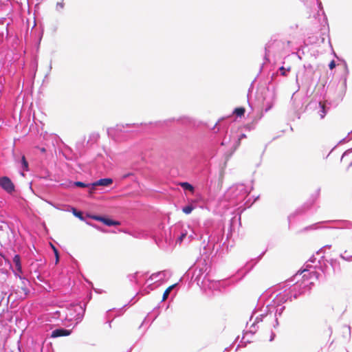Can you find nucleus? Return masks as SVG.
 <instances>
[{
    "mask_svg": "<svg viewBox=\"0 0 352 352\" xmlns=\"http://www.w3.org/2000/svg\"><path fill=\"white\" fill-rule=\"evenodd\" d=\"M54 251H55V254H56V258H58V254H57V251H56V250H55Z\"/></svg>",
    "mask_w": 352,
    "mask_h": 352,
    "instance_id": "nucleus-23",
    "label": "nucleus"
},
{
    "mask_svg": "<svg viewBox=\"0 0 352 352\" xmlns=\"http://www.w3.org/2000/svg\"><path fill=\"white\" fill-rule=\"evenodd\" d=\"M69 334H70V332H69V331H68V330H67V336H68Z\"/></svg>",
    "mask_w": 352,
    "mask_h": 352,
    "instance_id": "nucleus-24",
    "label": "nucleus"
},
{
    "mask_svg": "<svg viewBox=\"0 0 352 352\" xmlns=\"http://www.w3.org/2000/svg\"><path fill=\"white\" fill-rule=\"evenodd\" d=\"M113 183V179L111 178H104L98 180L97 182L91 184V188L89 190V193H92L95 190V187L97 186H108Z\"/></svg>",
    "mask_w": 352,
    "mask_h": 352,
    "instance_id": "nucleus-5",
    "label": "nucleus"
},
{
    "mask_svg": "<svg viewBox=\"0 0 352 352\" xmlns=\"http://www.w3.org/2000/svg\"><path fill=\"white\" fill-rule=\"evenodd\" d=\"M346 329L348 330V331H350V328L349 327H346Z\"/></svg>",
    "mask_w": 352,
    "mask_h": 352,
    "instance_id": "nucleus-25",
    "label": "nucleus"
},
{
    "mask_svg": "<svg viewBox=\"0 0 352 352\" xmlns=\"http://www.w3.org/2000/svg\"><path fill=\"white\" fill-rule=\"evenodd\" d=\"M194 210V207L192 205H188L183 208L182 211L186 214H190Z\"/></svg>",
    "mask_w": 352,
    "mask_h": 352,
    "instance_id": "nucleus-15",
    "label": "nucleus"
},
{
    "mask_svg": "<svg viewBox=\"0 0 352 352\" xmlns=\"http://www.w3.org/2000/svg\"><path fill=\"white\" fill-rule=\"evenodd\" d=\"M13 263L15 265L16 270H13V272L15 275V276L18 277L20 280L22 281V284L25 286L26 283H28V280L21 276L20 274L23 273L22 270V265H21V257L19 254L14 255L13 258Z\"/></svg>",
    "mask_w": 352,
    "mask_h": 352,
    "instance_id": "nucleus-1",
    "label": "nucleus"
},
{
    "mask_svg": "<svg viewBox=\"0 0 352 352\" xmlns=\"http://www.w3.org/2000/svg\"><path fill=\"white\" fill-rule=\"evenodd\" d=\"M279 70H280V74H281V75H282V76H287V74H286V69H285L284 67H283V66H282V67H280L279 68Z\"/></svg>",
    "mask_w": 352,
    "mask_h": 352,
    "instance_id": "nucleus-17",
    "label": "nucleus"
},
{
    "mask_svg": "<svg viewBox=\"0 0 352 352\" xmlns=\"http://www.w3.org/2000/svg\"><path fill=\"white\" fill-rule=\"evenodd\" d=\"M350 129H351L349 128L347 129L344 130L343 126L341 124H337L333 130V133L335 135H338L342 131H344V134H346L349 133Z\"/></svg>",
    "mask_w": 352,
    "mask_h": 352,
    "instance_id": "nucleus-8",
    "label": "nucleus"
},
{
    "mask_svg": "<svg viewBox=\"0 0 352 352\" xmlns=\"http://www.w3.org/2000/svg\"><path fill=\"white\" fill-rule=\"evenodd\" d=\"M175 285H176V284H173V285L169 286L168 288H166V289L164 291V292L163 294V296H162L163 301L167 299L168 295L170 294V292L175 287Z\"/></svg>",
    "mask_w": 352,
    "mask_h": 352,
    "instance_id": "nucleus-10",
    "label": "nucleus"
},
{
    "mask_svg": "<svg viewBox=\"0 0 352 352\" xmlns=\"http://www.w3.org/2000/svg\"><path fill=\"white\" fill-rule=\"evenodd\" d=\"M331 333H332V330H331V328H329V330H328V336H329V337L331 336Z\"/></svg>",
    "mask_w": 352,
    "mask_h": 352,
    "instance_id": "nucleus-20",
    "label": "nucleus"
},
{
    "mask_svg": "<svg viewBox=\"0 0 352 352\" xmlns=\"http://www.w3.org/2000/svg\"><path fill=\"white\" fill-rule=\"evenodd\" d=\"M245 112V109L244 107H237L234 110L233 113L239 117H242L244 116Z\"/></svg>",
    "mask_w": 352,
    "mask_h": 352,
    "instance_id": "nucleus-11",
    "label": "nucleus"
},
{
    "mask_svg": "<svg viewBox=\"0 0 352 352\" xmlns=\"http://www.w3.org/2000/svg\"><path fill=\"white\" fill-rule=\"evenodd\" d=\"M246 135L243 133L240 135V137L239 138V140H238V142H237V144L239 145L241 144V141L242 139L243 138H246Z\"/></svg>",
    "mask_w": 352,
    "mask_h": 352,
    "instance_id": "nucleus-19",
    "label": "nucleus"
},
{
    "mask_svg": "<svg viewBox=\"0 0 352 352\" xmlns=\"http://www.w3.org/2000/svg\"><path fill=\"white\" fill-rule=\"evenodd\" d=\"M0 187L8 194H12L15 190L14 184L7 176L0 177Z\"/></svg>",
    "mask_w": 352,
    "mask_h": 352,
    "instance_id": "nucleus-2",
    "label": "nucleus"
},
{
    "mask_svg": "<svg viewBox=\"0 0 352 352\" xmlns=\"http://www.w3.org/2000/svg\"><path fill=\"white\" fill-rule=\"evenodd\" d=\"M87 217H89V218H91L92 219H94V220H96L98 221H101L104 224H105L108 226L120 225V223L118 221H113V220H111L110 219L105 218L103 217L97 216V215H89V214H87Z\"/></svg>",
    "mask_w": 352,
    "mask_h": 352,
    "instance_id": "nucleus-4",
    "label": "nucleus"
},
{
    "mask_svg": "<svg viewBox=\"0 0 352 352\" xmlns=\"http://www.w3.org/2000/svg\"><path fill=\"white\" fill-rule=\"evenodd\" d=\"M186 236V234H182L179 237V240L182 241L183 239Z\"/></svg>",
    "mask_w": 352,
    "mask_h": 352,
    "instance_id": "nucleus-21",
    "label": "nucleus"
},
{
    "mask_svg": "<svg viewBox=\"0 0 352 352\" xmlns=\"http://www.w3.org/2000/svg\"><path fill=\"white\" fill-rule=\"evenodd\" d=\"M72 211L74 216L79 218L81 221L84 220V217L82 216V213L80 211H78L76 208H72Z\"/></svg>",
    "mask_w": 352,
    "mask_h": 352,
    "instance_id": "nucleus-14",
    "label": "nucleus"
},
{
    "mask_svg": "<svg viewBox=\"0 0 352 352\" xmlns=\"http://www.w3.org/2000/svg\"><path fill=\"white\" fill-rule=\"evenodd\" d=\"M320 111H318L319 116L321 119L324 118L327 114L325 109V103L322 102H319Z\"/></svg>",
    "mask_w": 352,
    "mask_h": 352,
    "instance_id": "nucleus-7",
    "label": "nucleus"
},
{
    "mask_svg": "<svg viewBox=\"0 0 352 352\" xmlns=\"http://www.w3.org/2000/svg\"><path fill=\"white\" fill-rule=\"evenodd\" d=\"M23 290L25 291V292L26 293V292H27V290H28V289H24V288H23Z\"/></svg>",
    "mask_w": 352,
    "mask_h": 352,
    "instance_id": "nucleus-26",
    "label": "nucleus"
},
{
    "mask_svg": "<svg viewBox=\"0 0 352 352\" xmlns=\"http://www.w3.org/2000/svg\"><path fill=\"white\" fill-rule=\"evenodd\" d=\"M41 151L42 153H45V148H41Z\"/></svg>",
    "mask_w": 352,
    "mask_h": 352,
    "instance_id": "nucleus-22",
    "label": "nucleus"
},
{
    "mask_svg": "<svg viewBox=\"0 0 352 352\" xmlns=\"http://www.w3.org/2000/svg\"><path fill=\"white\" fill-rule=\"evenodd\" d=\"M71 186H76V187H80V188H85L89 186V184H86L82 182H70L69 184H67V187Z\"/></svg>",
    "mask_w": 352,
    "mask_h": 352,
    "instance_id": "nucleus-9",
    "label": "nucleus"
},
{
    "mask_svg": "<svg viewBox=\"0 0 352 352\" xmlns=\"http://www.w3.org/2000/svg\"><path fill=\"white\" fill-rule=\"evenodd\" d=\"M329 67L330 69H333L336 67V62L335 60H331L329 65Z\"/></svg>",
    "mask_w": 352,
    "mask_h": 352,
    "instance_id": "nucleus-18",
    "label": "nucleus"
},
{
    "mask_svg": "<svg viewBox=\"0 0 352 352\" xmlns=\"http://www.w3.org/2000/svg\"><path fill=\"white\" fill-rule=\"evenodd\" d=\"M66 336V329H56L52 331L51 337L52 338H58L60 336Z\"/></svg>",
    "mask_w": 352,
    "mask_h": 352,
    "instance_id": "nucleus-6",
    "label": "nucleus"
},
{
    "mask_svg": "<svg viewBox=\"0 0 352 352\" xmlns=\"http://www.w3.org/2000/svg\"><path fill=\"white\" fill-rule=\"evenodd\" d=\"M305 271H306L305 270H303V271L300 272V274L303 273Z\"/></svg>",
    "mask_w": 352,
    "mask_h": 352,
    "instance_id": "nucleus-27",
    "label": "nucleus"
},
{
    "mask_svg": "<svg viewBox=\"0 0 352 352\" xmlns=\"http://www.w3.org/2000/svg\"><path fill=\"white\" fill-rule=\"evenodd\" d=\"M72 307H73V311H72L70 309L67 308V309L69 310V316H70V320H79L82 314H83V309L82 306L79 304H74L70 305Z\"/></svg>",
    "mask_w": 352,
    "mask_h": 352,
    "instance_id": "nucleus-3",
    "label": "nucleus"
},
{
    "mask_svg": "<svg viewBox=\"0 0 352 352\" xmlns=\"http://www.w3.org/2000/svg\"><path fill=\"white\" fill-rule=\"evenodd\" d=\"M180 186L185 190H188L192 192H194V187L188 182H182L180 183Z\"/></svg>",
    "mask_w": 352,
    "mask_h": 352,
    "instance_id": "nucleus-12",
    "label": "nucleus"
},
{
    "mask_svg": "<svg viewBox=\"0 0 352 352\" xmlns=\"http://www.w3.org/2000/svg\"><path fill=\"white\" fill-rule=\"evenodd\" d=\"M21 167L23 170L28 171V163L25 157V156H22L21 160Z\"/></svg>",
    "mask_w": 352,
    "mask_h": 352,
    "instance_id": "nucleus-13",
    "label": "nucleus"
},
{
    "mask_svg": "<svg viewBox=\"0 0 352 352\" xmlns=\"http://www.w3.org/2000/svg\"><path fill=\"white\" fill-rule=\"evenodd\" d=\"M65 3L64 0H62L61 2H58L56 6V10L58 12L62 11L64 8Z\"/></svg>",
    "mask_w": 352,
    "mask_h": 352,
    "instance_id": "nucleus-16",
    "label": "nucleus"
}]
</instances>
